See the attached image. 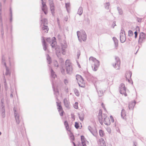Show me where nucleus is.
I'll return each instance as SVG.
<instances>
[{
    "mask_svg": "<svg viewBox=\"0 0 146 146\" xmlns=\"http://www.w3.org/2000/svg\"><path fill=\"white\" fill-rule=\"evenodd\" d=\"M83 13V9L81 7H80L78 9L77 13L79 15H81Z\"/></svg>",
    "mask_w": 146,
    "mask_h": 146,
    "instance_id": "nucleus-33",
    "label": "nucleus"
},
{
    "mask_svg": "<svg viewBox=\"0 0 146 146\" xmlns=\"http://www.w3.org/2000/svg\"><path fill=\"white\" fill-rule=\"evenodd\" d=\"M70 133V139L72 140H74V136L71 133V131H69Z\"/></svg>",
    "mask_w": 146,
    "mask_h": 146,
    "instance_id": "nucleus-36",
    "label": "nucleus"
},
{
    "mask_svg": "<svg viewBox=\"0 0 146 146\" xmlns=\"http://www.w3.org/2000/svg\"><path fill=\"white\" fill-rule=\"evenodd\" d=\"M76 78L79 86L82 87H84L82 85H81V84H83L84 83L83 79L82 77L80 75H77L76 76Z\"/></svg>",
    "mask_w": 146,
    "mask_h": 146,
    "instance_id": "nucleus-10",
    "label": "nucleus"
},
{
    "mask_svg": "<svg viewBox=\"0 0 146 146\" xmlns=\"http://www.w3.org/2000/svg\"><path fill=\"white\" fill-rule=\"evenodd\" d=\"M42 41L43 46V48L44 50H46L47 48V46L46 43L43 37H42Z\"/></svg>",
    "mask_w": 146,
    "mask_h": 146,
    "instance_id": "nucleus-21",
    "label": "nucleus"
},
{
    "mask_svg": "<svg viewBox=\"0 0 146 146\" xmlns=\"http://www.w3.org/2000/svg\"><path fill=\"white\" fill-rule=\"evenodd\" d=\"M88 23H90V20H89V19H88Z\"/></svg>",
    "mask_w": 146,
    "mask_h": 146,
    "instance_id": "nucleus-64",
    "label": "nucleus"
},
{
    "mask_svg": "<svg viewBox=\"0 0 146 146\" xmlns=\"http://www.w3.org/2000/svg\"><path fill=\"white\" fill-rule=\"evenodd\" d=\"M145 34L143 32L140 33V34L139 41L140 42H142L143 41V40L145 39Z\"/></svg>",
    "mask_w": 146,
    "mask_h": 146,
    "instance_id": "nucleus-17",
    "label": "nucleus"
},
{
    "mask_svg": "<svg viewBox=\"0 0 146 146\" xmlns=\"http://www.w3.org/2000/svg\"><path fill=\"white\" fill-rule=\"evenodd\" d=\"M5 61V59L3 57L2 59V62H3L4 65H5L6 68V72L5 75L7 76H10L11 75V72L9 69L7 67L6 65V64L5 62H4Z\"/></svg>",
    "mask_w": 146,
    "mask_h": 146,
    "instance_id": "nucleus-14",
    "label": "nucleus"
},
{
    "mask_svg": "<svg viewBox=\"0 0 146 146\" xmlns=\"http://www.w3.org/2000/svg\"><path fill=\"white\" fill-rule=\"evenodd\" d=\"M117 9L118 11V12L120 15H122L123 13V11L121 9H120L119 8H117Z\"/></svg>",
    "mask_w": 146,
    "mask_h": 146,
    "instance_id": "nucleus-43",
    "label": "nucleus"
},
{
    "mask_svg": "<svg viewBox=\"0 0 146 146\" xmlns=\"http://www.w3.org/2000/svg\"><path fill=\"white\" fill-rule=\"evenodd\" d=\"M13 110L16 122L17 124H19L20 119L19 113L16 111L15 108H14Z\"/></svg>",
    "mask_w": 146,
    "mask_h": 146,
    "instance_id": "nucleus-11",
    "label": "nucleus"
},
{
    "mask_svg": "<svg viewBox=\"0 0 146 146\" xmlns=\"http://www.w3.org/2000/svg\"><path fill=\"white\" fill-rule=\"evenodd\" d=\"M57 22H58V23H59V20L58 18L57 19Z\"/></svg>",
    "mask_w": 146,
    "mask_h": 146,
    "instance_id": "nucleus-59",
    "label": "nucleus"
},
{
    "mask_svg": "<svg viewBox=\"0 0 146 146\" xmlns=\"http://www.w3.org/2000/svg\"><path fill=\"white\" fill-rule=\"evenodd\" d=\"M80 50H79L77 52V58H79L80 55Z\"/></svg>",
    "mask_w": 146,
    "mask_h": 146,
    "instance_id": "nucleus-49",
    "label": "nucleus"
},
{
    "mask_svg": "<svg viewBox=\"0 0 146 146\" xmlns=\"http://www.w3.org/2000/svg\"><path fill=\"white\" fill-rule=\"evenodd\" d=\"M89 60L92 64V67L93 70L94 71H96L99 66V61L92 56H91Z\"/></svg>",
    "mask_w": 146,
    "mask_h": 146,
    "instance_id": "nucleus-3",
    "label": "nucleus"
},
{
    "mask_svg": "<svg viewBox=\"0 0 146 146\" xmlns=\"http://www.w3.org/2000/svg\"><path fill=\"white\" fill-rule=\"evenodd\" d=\"M40 23L41 25H46L47 24V19H42L40 21Z\"/></svg>",
    "mask_w": 146,
    "mask_h": 146,
    "instance_id": "nucleus-22",
    "label": "nucleus"
},
{
    "mask_svg": "<svg viewBox=\"0 0 146 146\" xmlns=\"http://www.w3.org/2000/svg\"><path fill=\"white\" fill-rule=\"evenodd\" d=\"M132 75V73L130 71H127V72L126 75L125 77L127 80L129 82V78H131Z\"/></svg>",
    "mask_w": 146,
    "mask_h": 146,
    "instance_id": "nucleus-19",
    "label": "nucleus"
},
{
    "mask_svg": "<svg viewBox=\"0 0 146 146\" xmlns=\"http://www.w3.org/2000/svg\"><path fill=\"white\" fill-rule=\"evenodd\" d=\"M54 66H55L58 67V64L56 60H54Z\"/></svg>",
    "mask_w": 146,
    "mask_h": 146,
    "instance_id": "nucleus-45",
    "label": "nucleus"
},
{
    "mask_svg": "<svg viewBox=\"0 0 146 146\" xmlns=\"http://www.w3.org/2000/svg\"><path fill=\"white\" fill-rule=\"evenodd\" d=\"M134 143V145H133V146H136V145L135 143Z\"/></svg>",
    "mask_w": 146,
    "mask_h": 146,
    "instance_id": "nucleus-61",
    "label": "nucleus"
},
{
    "mask_svg": "<svg viewBox=\"0 0 146 146\" xmlns=\"http://www.w3.org/2000/svg\"><path fill=\"white\" fill-rule=\"evenodd\" d=\"M40 27L42 28V32L43 33H47L48 30V28L47 26L40 25Z\"/></svg>",
    "mask_w": 146,
    "mask_h": 146,
    "instance_id": "nucleus-15",
    "label": "nucleus"
},
{
    "mask_svg": "<svg viewBox=\"0 0 146 146\" xmlns=\"http://www.w3.org/2000/svg\"><path fill=\"white\" fill-rule=\"evenodd\" d=\"M44 0H41L42 6V10L44 12V14L46 15L48 13L47 8L45 3L43 1Z\"/></svg>",
    "mask_w": 146,
    "mask_h": 146,
    "instance_id": "nucleus-13",
    "label": "nucleus"
},
{
    "mask_svg": "<svg viewBox=\"0 0 146 146\" xmlns=\"http://www.w3.org/2000/svg\"><path fill=\"white\" fill-rule=\"evenodd\" d=\"M113 41L114 44L115 45V48H117L118 45V40L117 39V38L115 37H114L113 38Z\"/></svg>",
    "mask_w": 146,
    "mask_h": 146,
    "instance_id": "nucleus-23",
    "label": "nucleus"
},
{
    "mask_svg": "<svg viewBox=\"0 0 146 146\" xmlns=\"http://www.w3.org/2000/svg\"><path fill=\"white\" fill-rule=\"evenodd\" d=\"M121 116L124 119H126V114L125 110L123 109L122 110L121 112Z\"/></svg>",
    "mask_w": 146,
    "mask_h": 146,
    "instance_id": "nucleus-27",
    "label": "nucleus"
},
{
    "mask_svg": "<svg viewBox=\"0 0 146 146\" xmlns=\"http://www.w3.org/2000/svg\"><path fill=\"white\" fill-rule=\"evenodd\" d=\"M78 115L80 120L82 121H83L84 119V113H81L78 114Z\"/></svg>",
    "mask_w": 146,
    "mask_h": 146,
    "instance_id": "nucleus-32",
    "label": "nucleus"
},
{
    "mask_svg": "<svg viewBox=\"0 0 146 146\" xmlns=\"http://www.w3.org/2000/svg\"><path fill=\"white\" fill-rule=\"evenodd\" d=\"M74 107L76 109H77L78 108V103L77 102L75 103L74 104Z\"/></svg>",
    "mask_w": 146,
    "mask_h": 146,
    "instance_id": "nucleus-44",
    "label": "nucleus"
},
{
    "mask_svg": "<svg viewBox=\"0 0 146 146\" xmlns=\"http://www.w3.org/2000/svg\"><path fill=\"white\" fill-rule=\"evenodd\" d=\"M102 111L100 110L99 111L98 115L99 120L100 123L102 125L103 122L106 125H109L110 124V120L108 116L106 114L102 115Z\"/></svg>",
    "mask_w": 146,
    "mask_h": 146,
    "instance_id": "nucleus-2",
    "label": "nucleus"
},
{
    "mask_svg": "<svg viewBox=\"0 0 146 146\" xmlns=\"http://www.w3.org/2000/svg\"><path fill=\"white\" fill-rule=\"evenodd\" d=\"M92 80L93 82H95L97 80V78L96 77H92Z\"/></svg>",
    "mask_w": 146,
    "mask_h": 146,
    "instance_id": "nucleus-50",
    "label": "nucleus"
},
{
    "mask_svg": "<svg viewBox=\"0 0 146 146\" xmlns=\"http://www.w3.org/2000/svg\"><path fill=\"white\" fill-rule=\"evenodd\" d=\"M74 92L76 96H78L79 95V93L77 90L76 89H74Z\"/></svg>",
    "mask_w": 146,
    "mask_h": 146,
    "instance_id": "nucleus-40",
    "label": "nucleus"
},
{
    "mask_svg": "<svg viewBox=\"0 0 146 146\" xmlns=\"http://www.w3.org/2000/svg\"><path fill=\"white\" fill-rule=\"evenodd\" d=\"M6 0H3V2H4V3H5V1H6Z\"/></svg>",
    "mask_w": 146,
    "mask_h": 146,
    "instance_id": "nucleus-62",
    "label": "nucleus"
},
{
    "mask_svg": "<svg viewBox=\"0 0 146 146\" xmlns=\"http://www.w3.org/2000/svg\"><path fill=\"white\" fill-rule=\"evenodd\" d=\"M108 132H109V133H110L111 132V130L110 129V128H108Z\"/></svg>",
    "mask_w": 146,
    "mask_h": 146,
    "instance_id": "nucleus-55",
    "label": "nucleus"
},
{
    "mask_svg": "<svg viewBox=\"0 0 146 146\" xmlns=\"http://www.w3.org/2000/svg\"><path fill=\"white\" fill-rule=\"evenodd\" d=\"M110 5V3H107L105 5V7L106 9H108L109 8Z\"/></svg>",
    "mask_w": 146,
    "mask_h": 146,
    "instance_id": "nucleus-39",
    "label": "nucleus"
},
{
    "mask_svg": "<svg viewBox=\"0 0 146 146\" xmlns=\"http://www.w3.org/2000/svg\"><path fill=\"white\" fill-rule=\"evenodd\" d=\"M65 69L68 74L71 75L73 73V64L69 60L66 61Z\"/></svg>",
    "mask_w": 146,
    "mask_h": 146,
    "instance_id": "nucleus-4",
    "label": "nucleus"
},
{
    "mask_svg": "<svg viewBox=\"0 0 146 146\" xmlns=\"http://www.w3.org/2000/svg\"><path fill=\"white\" fill-rule=\"evenodd\" d=\"M64 125L66 130L69 131H70V129L69 128L68 123L67 121H65L64 122Z\"/></svg>",
    "mask_w": 146,
    "mask_h": 146,
    "instance_id": "nucleus-29",
    "label": "nucleus"
},
{
    "mask_svg": "<svg viewBox=\"0 0 146 146\" xmlns=\"http://www.w3.org/2000/svg\"><path fill=\"white\" fill-rule=\"evenodd\" d=\"M72 143L74 146H76L75 144V143L74 142L72 141Z\"/></svg>",
    "mask_w": 146,
    "mask_h": 146,
    "instance_id": "nucleus-58",
    "label": "nucleus"
},
{
    "mask_svg": "<svg viewBox=\"0 0 146 146\" xmlns=\"http://www.w3.org/2000/svg\"><path fill=\"white\" fill-rule=\"evenodd\" d=\"M133 33L131 30H129L128 33V35L129 37H131L133 36Z\"/></svg>",
    "mask_w": 146,
    "mask_h": 146,
    "instance_id": "nucleus-35",
    "label": "nucleus"
},
{
    "mask_svg": "<svg viewBox=\"0 0 146 146\" xmlns=\"http://www.w3.org/2000/svg\"><path fill=\"white\" fill-rule=\"evenodd\" d=\"M2 11V4L0 2V23L1 24V25H2V17L1 16V13Z\"/></svg>",
    "mask_w": 146,
    "mask_h": 146,
    "instance_id": "nucleus-30",
    "label": "nucleus"
},
{
    "mask_svg": "<svg viewBox=\"0 0 146 146\" xmlns=\"http://www.w3.org/2000/svg\"><path fill=\"white\" fill-rule=\"evenodd\" d=\"M99 97H101L103 95V91L101 89H97Z\"/></svg>",
    "mask_w": 146,
    "mask_h": 146,
    "instance_id": "nucleus-28",
    "label": "nucleus"
},
{
    "mask_svg": "<svg viewBox=\"0 0 146 146\" xmlns=\"http://www.w3.org/2000/svg\"><path fill=\"white\" fill-rule=\"evenodd\" d=\"M68 16H66L65 17L64 19V20L65 21H68Z\"/></svg>",
    "mask_w": 146,
    "mask_h": 146,
    "instance_id": "nucleus-52",
    "label": "nucleus"
},
{
    "mask_svg": "<svg viewBox=\"0 0 146 146\" xmlns=\"http://www.w3.org/2000/svg\"><path fill=\"white\" fill-rule=\"evenodd\" d=\"M61 72L63 74H65V70L64 69H62Z\"/></svg>",
    "mask_w": 146,
    "mask_h": 146,
    "instance_id": "nucleus-51",
    "label": "nucleus"
},
{
    "mask_svg": "<svg viewBox=\"0 0 146 146\" xmlns=\"http://www.w3.org/2000/svg\"><path fill=\"white\" fill-rule=\"evenodd\" d=\"M99 133L101 137H102L103 136L104 132V131L102 130H100Z\"/></svg>",
    "mask_w": 146,
    "mask_h": 146,
    "instance_id": "nucleus-38",
    "label": "nucleus"
},
{
    "mask_svg": "<svg viewBox=\"0 0 146 146\" xmlns=\"http://www.w3.org/2000/svg\"><path fill=\"white\" fill-rule=\"evenodd\" d=\"M70 7L69 3H66V9L67 11L68 12H69V8Z\"/></svg>",
    "mask_w": 146,
    "mask_h": 146,
    "instance_id": "nucleus-37",
    "label": "nucleus"
},
{
    "mask_svg": "<svg viewBox=\"0 0 146 146\" xmlns=\"http://www.w3.org/2000/svg\"><path fill=\"white\" fill-rule=\"evenodd\" d=\"M78 66L79 68H80V64L79 63L78 64Z\"/></svg>",
    "mask_w": 146,
    "mask_h": 146,
    "instance_id": "nucleus-60",
    "label": "nucleus"
},
{
    "mask_svg": "<svg viewBox=\"0 0 146 146\" xmlns=\"http://www.w3.org/2000/svg\"><path fill=\"white\" fill-rule=\"evenodd\" d=\"M10 97H11V98H13V94L12 93H11V94H10Z\"/></svg>",
    "mask_w": 146,
    "mask_h": 146,
    "instance_id": "nucleus-57",
    "label": "nucleus"
},
{
    "mask_svg": "<svg viewBox=\"0 0 146 146\" xmlns=\"http://www.w3.org/2000/svg\"><path fill=\"white\" fill-rule=\"evenodd\" d=\"M4 84H5V87H6L7 84H6V80H5V81H4Z\"/></svg>",
    "mask_w": 146,
    "mask_h": 146,
    "instance_id": "nucleus-54",
    "label": "nucleus"
},
{
    "mask_svg": "<svg viewBox=\"0 0 146 146\" xmlns=\"http://www.w3.org/2000/svg\"><path fill=\"white\" fill-rule=\"evenodd\" d=\"M66 92H68V89H67V90H66Z\"/></svg>",
    "mask_w": 146,
    "mask_h": 146,
    "instance_id": "nucleus-63",
    "label": "nucleus"
},
{
    "mask_svg": "<svg viewBox=\"0 0 146 146\" xmlns=\"http://www.w3.org/2000/svg\"><path fill=\"white\" fill-rule=\"evenodd\" d=\"M110 122H111L112 123H113L114 122V120L113 119V117H112V116H110Z\"/></svg>",
    "mask_w": 146,
    "mask_h": 146,
    "instance_id": "nucleus-46",
    "label": "nucleus"
},
{
    "mask_svg": "<svg viewBox=\"0 0 146 146\" xmlns=\"http://www.w3.org/2000/svg\"><path fill=\"white\" fill-rule=\"evenodd\" d=\"M102 107L104 108V109L105 110H106V109H105L104 106V105L103 104H102Z\"/></svg>",
    "mask_w": 146,
    "mask_h": 146,
    "instance_id": "nucleus-56",
    "label": "nucleus"
},
{
    "mask_svg": "<svg viewBox=\"0 0 146 146\" xmlns=\"http://www.w3.org/2000/svg\"><path fill=\"white\" fill-rule=\"evenodd\" d=\"M50 9L53 16L54 15V5H50Z\"/></svg>",
    "mask_w": 146,
    "mask_h": 146,
    "instance_id": "nucleus-31",
    "label": "nucleus"
},
{
    "mask_svg": "<svg viewBox=\"0 0 146 146\" xmlns=\"http://www.w3.org/2000/svg\"><path fill=\"white\" fill-rule=\"evenodd\" d=\"M81 143L82 146H87L86 144L88 143V141L86 140L84 136L82 135L81 136Z\"/></svg>",
    "mask_w": 146,
    "mask_h": 146,
    "instance_id": "nucleus-16",
    "label": "nucleus"
},
{
    "mask_svg": "<svg viewBox=\"0 0 146 146\" xmlns=\"http://www.w3.org/2000/svg\"><path fill=\"white\" fill-rule=\"evenodd\" d=\"M134 34L135 35V38H136L137 35V31H135L134 33Z\"/></svg>",
    "mask_w": 146,
    "mask_h": 146,
    "instance_id": "nucleus-53",
    "label": "nucleus"
},
{
    "mask_svg": "<svg viewBox=\"0 0 146 146\" xmlns=\"http://www.w3.org/2000/svg\"><path fill=\"white\" fill-rule=\"evenodd\" d=\"M88 129L90 132L93 134V135L95 136V134L96 132L95 129H93L90 126H88Z\"/></svg>",
    "mask_w": 146,
    "mask_h": 146,
    "instance_id": "nucleus-25",
    "label": "nucleus"
},
{
    "mask_svg": "<svg viewBox=\"0 0 146 146\" xmlns=\"http://www.w3.org/2000/svg\"><path fill=\"white\" fill-rule=\"evenodd\" d=\"M115 62L112 65L113 67L116 70H119L120 69V61L119 58L117 57H115Z\"/></svg>",
    "mask_w": 146,
    "mask_h": 146,
    "instance_id": "nucleus-7",
    "label": "nucleus"
},
{
    "mask_svg": "<svg viewBox=\"0 0 146 146\" xmlns=\"http://www.w3.org/2000/svg\"><path fill=\"white\" fill-rule=\"evenodd\" d=\"M10 15H11V18L10 19V21L11 22L12 19V11L11 10V9L10 8Z\"/></svg>",
    "mask_w": 146,
    "mask_h": 146,
    "instance_id": "nucleus-42",
    "label": "nucleus"
},
{
    "mask_svg": "<svg viewBox=\"0 0 146 146\" xmlns=\"http://www.w3.org/2000/svg\"><path fill=\"white\" fill-rule=\"evenodd\" d=\"M64 103L65 106L67 108L69 107V102L68 100L66 98H65L64 99Z\"/></svg>",
    "mask_w": 146,
    "mask_h": 146,
    "instance_id": "nucleus-24",
    "label": "nucleus"
},
{
    "mask_svg": "<svg viewBox=\"0 0 146 146\" xmlns=\"http://www.w3.org/2000/svg\"><path fill=\"white\" fill-rule=\"evenodd\" d=\"M51 72V77L52 80V86L53 88V90L54 91V94L56 96H57L58 94V90L57 89H55V86L54 85V82L53 81V79H55L56 78V76L55 74V72L51 68H50Z\"/></svg>",
    "mask_w": 146,
    "mask_h": 146,
    "instance_id": "nucleus-5",
    "label": "nucleus"
},
{
    "mask_svg": "<svg viewBox=\"0 0 146 146\" xmlns=\"http://www.w3.org/2000/svg\"><path fill=\"white\" fill-rule=\"evenodd\" d=\"M56 103L57 104V106L58 107L57 109L60 113V115L61 116H62L63 115L64 111L62 110L61 103L58 102H56Z\"/></svg>",
    "mask_w": 146,
    "mask_h": 146,
    "instance_id": "nucleus-12",
    "label": "nucleus"
},
{
    "mask_svg": "<svg viewBox=\"0 0 146 146\" xmlns=\"http://www.w3.org/2000/svg\"><path fill=\"white\" fill-rule=\"evenodd\" d=\"M119 91L121 94L123 95H124L125 96H127L126 88L124 84L122 83L120 85L119 87Z\"/></svg>",
    "mask_w": 146,
    "mask_h": 146,
    "instance_id": "nucleus-8",
    "label": "nucleus"
},
{
    "mask_svg": "<svg viewBox=\"0 0 146 146\" xmlns=\"http://www.w3.org/2000/svg\"><path fill=\"white\" fill-rule=\"evenodd\" d=\"M46 57L48 62V64H50L51 62V58L48 54L46 55Z\"/></svg>",
    "mask_w": 146,
    "mask_h": 146,
    "instance_id": "nucleus-34",
    "label": "nucleus"
},
{
    "mask_svg": "<svg viewBox=\"0 0 146 146\" xmlns=\"http://www.w3.org/2000/svg\"><path fill=\"white\" fill-rule=\"evenodd\" d=\"M55 38L53 37L52 40L50 38H47L46 40L48 42L51 44V46L52 48H55L56 54L58 58L60 59L61 62H63V60L62 58H60L61 54L63 55H65L66 53L65 49L67 47L66 44L64 43V44H62L61 45V48H60L59 47L56 45V42L55 40Z\"/></svg>",
    "mask_w": 146,
    "mask_h": 146,
    "instance_id": "nucleus-1",
    "label": "nucleus"
},
{
    "mask_svg": "<svg viewBox=\"0 0 146 146\" xmlns=\"http://www.w3.org/2000/svg\"><path fill=\"white\" fill-rule=\"evenodd\" d=\"M75 127L76 129H78L79 128L78 124L77 122H76L75 123Z\"/></svg>",
    "mask_w": 146,
    "mask_h": 146,
    "instance_id": "nucleus-48",
    "label": "nucleus"
},
{
    "mask_svg": "<svg viewBox=\"0 0 146 146\" xmlns=\"http://www.w3.org/2000/svg\"><path fill=\"white\" fill-rule=\"evenodd\" d=\"M77 34L80 42H81L82 40L85 41L86 40L87 35L85 31H78L77 32Z\"/></svg>",
    "mask_w": 146,
    "mask_h": 146,
    "instance_id": "nucleus-6",
    "label": "nucleus"
},
{
    "mask_svg": "<svg viewBox=\"0 0 146 146\" xmlns=\"http://www.w3.org/2000/svg\"><path fill=\"white\" fill-rule=\"evenodd\" d=\"M1 115L3 117L5 116V110L4 108V106H2V108L1 109Z\"/></svg>",
    "mask_w": 146,
    "mask_h": 146,
    "instance_id": "nucleus-26",
    "label": "nucleus"
},
{
    "mask_svg": "<svg viewBox=\"0 0 146 146\" xmlns=\"http://www.w3.org/2000/svg\"><path fill=\"white\" fill-rule=\"evenodd\" d=\"M136 102L135 101L130 102L129 104L128 108L129 110H133L135 105Z\"/></svg>",
    "mask_w": 146,
    "mask_h": 146,
    "instance_id": "nucleus-18",
    "label": "nucleus"
},
{
    "mask_svg": "<svg viewBox=\"0 0 146 146\" xmlns=\"http://www.w3.org/2000/svg\"><path fill=\"white\" fill-rule=\"evenodd\" d=\"M50 5H54L53 0H49Z\"/></svg>",
    "mask_w": 146,
    "mask_h": 146,
    "instance_id": "nucleus-47",
    "label": "nucleus"
},
{
    "mask_svg": "<svg viewBox=\"0 0 146 146\" xmlns=\"http://www.w3.org/2000/svg\"><path fill=\"white\" fill-rule=\"evenodd\" d=\"M64 82L66 85H67L69 82L68 80L67 79H65L64 80Z\"/></svg>",
    "mask_w": 146,
    "mask_h": 146,
    "instance_id": "nucleus-41",
    "label": "nucleus"
},
{
    "mask_svg": "<svg viewBox=\"0 0 146 146\" xmlns=\"http://www.w3.org/2000/svg\"><path fill=\"white\" fill-rule=\"evenodd\" d=\"M98 143H99L100 146H106L105 142L102 138H101L98 141Z\"/></svg>",
    "mask_w": 146,
    "mask_h": 146,
    "instance_id": "nucleus-20",
    "label": "nucleus"
},
{
    "mask_svg": "<svg viewBox=\"0 0 146 146\" xmlns=\"http://www.w3.org/2000/svg\"><path fill=\"white\" fill-rule=\"evenodd\" d=\"M120 41L121 43H123L126 40L125 32L123 29H121L120 34Z\"/></svg>",
    "mask_w": 146,
    "mask_h": 146,
    "instance_id": "nucleus-9",
    "label": "nucleus"
}]
</instances>
